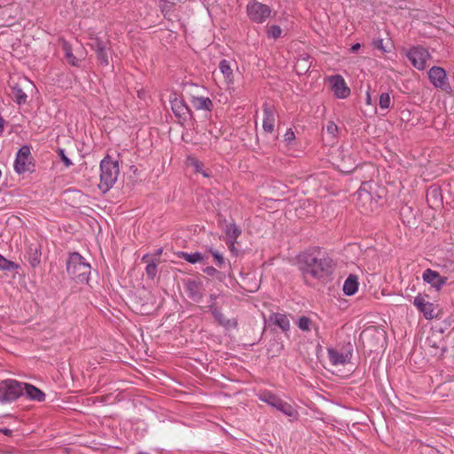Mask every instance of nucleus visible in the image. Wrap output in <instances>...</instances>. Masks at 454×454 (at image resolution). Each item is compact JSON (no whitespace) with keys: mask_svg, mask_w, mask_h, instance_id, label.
Masks as SVG:
<instances>
[{"mask_svg":"<svg viewBox=\"0 0 454 454\" xmlns=\"http://www.w3.org/2000/svg\"><path fill=\"white\" fill-rule=\"evenodd\" d=\"M67 272L77 284H88L90 276V265L79 253H72L67 262Z\"/></svg>","mask_w":454,"mask_h":454,"instance_id":"nucleus-3","label":"nucleus"},{"mask_svg":"<svg viewBox=\"0 0 454 454\" xmlns=\"http://www.w3.org/2000/svg\"><path fill=\"white\" fill-rule=\"evenodd\" d=\"M184 292L194 301H199L201 297L200 286H184Z\"/></svg>","mask_w":454,"mask_h":454,"instance_id":"nucleus-31","label":"nucleus"},{"mask_svg":"<svg viewBox=\"0 0 454 454\" xmlns=\"http://www.w3.org/2000/svg\"><path fill=\"white\" fill-rule=\"evenodd\" d=\"M428 78L435 88L443 90L450 89L446 72L442 67H432L428 71Z\"/></svg>","mask_w":454,"mask_h":454,"instance_id":"nucleus-10","label":"nucleus"},{"mask_svg":"<svg viewBox=\"0 0 454 454\" xmlns=\"http://www.w3.org/2000/svg\"><path fill=\"white\" fill-rule=\"evenodd\" d=\"M365 103L366 105H372V97L369 91L366 92Z\"/></svg>","mask_w":454,"mask_h":454,"instance_id":"nucleus-48","label":"nucleus"},{"mask_svg":"<svg viewBox=\"0 0 454 454\" xmlns=\"http://www.w3.org/2000/svg\"><path fill=\"white\" fill-rule=\"evenodd\" d=\"M22 395H27L29 399L43 402L45 399V394L35 386L27 383H22Z\"/></svg>","mask_w":454,"mask_h":454,"instance_id":"nucleus-14","label":"nucleus"},{"mask_svg":"<svg viewBox=\"0 0 454 454\" xmlns=\"http://www.w3.org/2000/svg\"><path fill=\"white\" fill-rule=\"evenodd\" d=\"M270 320L283 331H287L290 327V323L287 317L280 313H273L270 317Z\"/></svg>","mask_w":454,"mask_h":454,"instance_id":"nucleus-21","label":"nucleus"},{"mask_svg":"<svg viewBox=\"0 0 454 454\" xmlns=\"http://www.w3.org/2000/svg\"><path fill=\"white\" fill-rule=\"evenodd\" d=\"M0 432H2L5 435H10L12 434V430L9 428L0 429Z\"/></svg>","mask_w":454,"mask_h":454,"instance_id":"nucleus-50","label":"nucleus"},{"mask_svg":"<svg viewBox=\"0 0 454 454\" xmlns=\"http://www.w3.org/2000/svg\"><path fill=\"white\" fill-rule=\"evenodd\" d=\"M203 270L209 276H214L215 273H217V270L211 266H207Z\"/></svg>","mask_w":454,"mask_h":454,"instance_id":"nucleus-46","label":"nucleus"},{"mask_svg":"<svg viewBox=\"0 0 454 454\" xmlns=\"http://www.w3.org/2000/svg\"><path fill=\"white\" fill-rule=\"evenodd\" d=\"M326 131L333 137H336L338 135L339 129L334 121H330L326 125Z\"/></svg>","mask_w":454,"mask_h":454,"instance_id":"nucleus-37","label":"nucleus"},{"mask_svg":"<svg viewBox=\"0 0 454 454\" xmlns=\"http://www.w3.org/2000/svg\"><path fill=\"white\" fill-rule=\"evenodd\" d=\"M310 320L308 317H302L299 319L298 326L302 331H309Z\"/></svg>","mask_w":454,"mask_h":454,"instance_id":"nucleus-40","label":"nucleus"},{"mask_svg":"<svg viewBox=\"0 0 454 454\" xmlns=\"http://www.w3.org/2000/svg\"><path fill=\"white\" fill-rule=\"evenodd\" d=\"M12 91L14 100L18 105L21 106L26 104L27 96L19 85L13 86Z\"/></svg>","mask_w":454,"mask_h":454,"instance_id":"nucleus-28","label":"nucleus"},{"mask_svg":"<svg viewBox=\"0 0 454 454\" xmlns=\"http://www.w3.org/2000/svg\"><path fill=\"white\" fill-rule=\"evenodd\" d=\"M4 120L0 116V136L4 133Z\"/></svg>","mask_w":454,"mask_h":454,"instance_id":"nucleus-49","label":"nucleus"},{"mask_svg":"<svg viewBox=\"0 0 454 454\" xmlns=\"http://www.w3.org/2000/svg\"><path fill=\"white\" fill-rule=\"evenodd\" d=\"M186 164L188 166L192 167L196 173L202 172L203 163L201 161H200L198 159H196L192 156H188L186 159Z\"/></svg>","mask_w":454,"mask_h":454,"instance_id":"nucleus-32","label":"nucleus"},{"mask_svg":"<svg viewBox=\"0 0 454 454\" xmlns=\"http://www.w3.org/2000/svg\"><path fill=\"white\" fill-rule=\"evenodd\" d=\"M295 139V134L294 132L289 129L286 130V132L285 133L284 135V140L287 143V144H290L292 143L294 140Z\"/></svg>","mask_w":454,"mask_h":454,"instance_id":"nucleus-43","label":"nucleus"},{"mask_svg":"<svg viewBox=\"0 0 454 454\" xmlns=\"http://www.w3.org/2000/svg\"><path fill=\"white\" fill-rule=\"evenodd\" d=\"M342 290L346 295H353L358 290V286H342Z\"/></svg>","mask_w":454,"mask_h":454,"instance_id":"nucleus-42","label":"nucleus"},{"mask_svg":"<svg viewBox=\"0 0 454 454\" xmlns=\"http://www.w3.org/2000/svg\"><path fill=\"white\" fill-rule=\"evenodd\" d=\"M360 48H361V44L359 43H356L351 46L350 51L352 52H356Z\"/></svg>","mask_w":454,"mask_h":454,"instance_id":"nucleus-47","label":"nucleus"},{"mask_svg":"<svg viewBox=\"0 0 454 454\" xmlns=\"http://www.w3.org/2000/svg\"><path fill=\"white\" fill-rule=\"evenodd\" d=\"M258 290V287H255L254 289H251L248 292L249 293H255Z\"/></svg>","mask_w":454,"mask_h":454,"instance_id":"nucleus-53","label":"nucleus"},{"mask_svg":"<svg viewBox=\"0 0 454 454\" xmlns=\"http://www.w3.org/2000/svg\"><path fill=\"white\" fill-rule=\"evenodd\" d=\"M328 81L335 98L344 99L350 95V89L340 74L331 75Z\"/></svg>","mask_w":454,"mask_h":454,"instance_id":"nucleus-9","label":"nucleus"},{"mask_svg":"<svg viewBox=\"0 0 454 454\" xmlns=\"http://www.w3.org/2000/svg\"><path fill=\"white\" fill-rule=\"evenodd\" d=\"M353 348L350 343L341 347L328 348L327 355L331 364L334 366L349 364L352 358Z\"/></svg>","mask_w":454,"mask_h":454,"instance_id":"nucleus-5","label":"nucleus"},{"mask_svg":"<svg viewBox=\"0 0 454 454\" xmlns=\"http://www.w3.org/2000/svg\"><path fill=\"white\" fill-rule=\"evenodd\" d=\"M219 70L224 77L226 84L230 87L234 84L233 70L229 60L223 59L219 62Z\"/></svg>","mask_w":454,"mask_h":454,"instance_id":"nucleus-17","label":"nucleus"},{"mask_svg":"<svg viewBox=\"0 0 454 454\" xmlns=\"http://www.w3.org/2000/svg\"><path fill=\"white\" fill-rule=\"evenodd\" d=\"M62 50L65 54V58L68 64H70L73 67L78 66V59L73 54L71 44L67 42H64L62 43Z\"/></svg>","mask_w":454,"mask_h":454,"instance_id":"nucleus-25","label":"nucleus"},{"mask_svg":"<svg viewBox=\"0 0 454 454\" xmlns=\"http://www.w3.org/2000/svg\"><path fill=\"white\" fill-rule=\"evenodd\" d=\"M142 262L147 263L146 268H145V272H146L147 276L151 279H153L156 276L157 271H158V262L154 260L149 261V254H145L142 257Z\"/></svg>","mask_w":454,"mask_h":454,"instance_id":"nucleus-24","label":"nucleus"},{"mask_svg":"<svg viewBox=\"0 0 454 454\" xmlns=\"http://www.w3.org/2000/svg\"><path fill=\"white\" fill-rule=\"evenodd\" d=\"M160 8L163 15L167 17L169 14V12L172 7V3H170L168 0H160Z\"/></svg>","mask_w":454,"mask_h":454,"instance_id":"nucleus-38","label":"nucleus"},{"mask_svg":"<svg viewBox=\"0 0 454 454\" xmlns=\"http://www.w3.org/2000/svg\"><path fill=\"white\" fill-rule=\"evenodd\" d=\"M343 284H358V277L356 274H349Z\"/></svg>","mask_w":454,"mask_h":454,"instance_id":"nucleus-45","label":"nucleus"},{"mask_svg":"<svg viewBox=\"0 0 454 454\" xmlns=\"http://www.w3.org/2000/svg\"><path fill=\"white\" fill-rule=\"evenodd\" d=\"M224 232L227 236V240H237L241 234V230L236 223H231L226 226Z\"/></svg>","mask_w":454,"mask_h":454,"instance_id":"nucleus-27","label":"nucleus"},{"mask_svg":"<svg viewBox=\"0 0 454 454\" xmlns=\"http://www.w3.org/2000/svg\"><path fill=\"white\" fill-rule=\"evenodd\" d=\"M31 165V148L27 145H22L16 153L13 168L17 174L21 175L29 170Z\"/></svg>","mask_w":454,"mask_h":454,"instance_id":"nucleus-7","label":"nucleus"},{"mask_svg":"<svg viewBox=\"0 0 454 454\" xmlns=\"http://www.w3.org/2000/svg\"><path fill=\"white\" fill-rule=\"evenodd\" d=\"M58 154L63 161L64 165L68 168L73 165L72 160L66 155L65 150L62 148L58 149Z\"/></svg>","mask_w":454,"mask_h":454,"instance_id":"nucleus-39","label":"nucleus"},{"mask_svg":"<svg viewBox=\"0 0 454 454\" xmlns=\"http://www.w3.org/2000/svg\"><path fill=\"white\" fill-rule=\"evenodd\" d=\"M228 247L231 251V253L234 255L238 254V249L236 248L235 245L237 243V240H227Z\"/></svg>","mask_w":454,"mask_h":454,"instance_id":"nucleus-44","label":"nucleus"},{"mask_svg":"<svg viewBox=\"0 0 454 454\" xmlns=\"http://www.w3.org/2000/svg\"><path fill=\"white\" fill-rule=\"evenodd\" d=\"M413 303L423 313L427 319L434 318V309L433 303L427 301L422 295L419 294L415 297Z\"/></svg>","mask_w":454,"mask_h":454,"instance_id":"nucleus-13","label":"nucleus"},{"mask_svg":"<svg viewBox=\"0 0 454 454\" xmlns=\"http://www.w3.org/2000/svg\"><path fill=\"white\" fill-rule=\"evenodd\" d=\"M278 411H281L287 417L296 419L298 417L297 411L289 403L284 402L280 399L278 403L277 404L276 408Z\"/></svg>","mask_w":454,"mask_h":454,"instance_id":"nucleus-23","label":"nucleus"},{"mask_svg":"<svg viewBox=\"0 0 454 454\" xmlns=\"http://www.w3.org/2000/svg\"><path fill=\"white\" fill-rule=\"evenodd\" d=\"M406 56L411 62L412 66L419 70L425 69L427 61L430 58L428 51L422 46H414L411 48Z\"/></svg>","mask_w":454,"mask_h":454,"instance_id":"nucleus-8","label":"nucleus"},{"mask_svg":"<svg viewBox=\"0 0 454 454\" xmlns=\"http://www.w3.org/2000/svg\"><path fill=\"white\" fill-rule=\"evenodd\" d=\"M178 258L188 262L191 264H196L204 261V256L200 252L187 253L184 251H179L176 253Z\"/></svg>","mask_w":454,"mask_h":454,"instance_id":"nucleus-19","label":"nucleus"},{"mask_svg":"<svg viewBox=\"0 0 454 454\" xmlns=\"http://www.w3.org/2000/svg\"><path fill=\"white\" fill-rule=\"evenodd\" d=\"M22 382L5 380L0 382V401L12 402L22 395Z\"/></svg>","mask_w":454,"mask_h":454,"instance_id":"nucleus-6","label":"nucleus"},{"mask_svg":"<svg viewBox=\"0 0 454 454\" xmlns=\"http://www.w3.org/2000/svg\"><path fill=\"white\" fill-rule=\"evenodd\" d=\"M259 399L261 401L268 403L269 405H270L273 408H276L277 404L280 401L279 397L274 395L270 392H263V393L260 394Z\"/></svg>","mask_w":454,"mask_h":454,"instance_id":"nucleus-30","label":"nucleus"},{"mask_svg":"<svg viewBox=\"0 0 454 454\" xmlns=\"http://www.w3.org/2000/svg\"><path fill=\"white\" fill-rule=\"evenodd\" d=\"M174 114L180 120L186 121L190 110L182 98L174 97L169 100Z\"/></svg>","mask_w":454,"mask_h":454,"instance_id":"nucleus-12","label":"nucleus"},{"mask_svg":"<svg viewBox=\"0 0 454 454\" xmlns=\"http://www.w3.org/2000/svg\"><path fill=\"white\" fill-rule=\"evenodd\" d=\"M200 173L202 174L205 177H208L210 176V174L204 168L202 169V172Z\"/></svg>","mask_w":454,"mask_h":454,"instance_id":"nucleus-52","label":"nucleus"},{"mask_svg":"<svg viewBox=\"0 0 454 454\" xmlns=\"http://www.w3.org/2000/svg\"><path fill=\"white\" fill-rule=\"evenodd\" d=\"M356 194L360 200H370L372 199L371 193L368 192L364 188H360L356 192Z\"/></svg>","mask_w":454,"mask_h":454,"instance_id":"nucleus-41","label":"nucleus"},{"mask_svg":"<svg viewBox=\"0 0 454 454\" xmlns=\"http://www.w3.org/2000/svg\"><path fill=\"white\" fill-rule=\"evenodd\" d=\"M297 265L303 274L320 280L333 273L336 263L326 252L319 247H313L298 254Z\"/></svg>","mask_w":454,"mask_h":454,"instance_id":"nucleus-1","label":"nucleus"},{"mask_svg":"<svg viewBox=\"0 0 454 454\" xmlns=\"http://www.w3.org/2000/svg\"><path fill=\"white\" fill-rule=\"evenodd\" d=\"M426 343L429 348L433 349L431 350V353L434 356L442 355L443 345L441 335L439 333H432L431 335L427 336Z\"/></svg>","mask_w":454,"mask_h":454,"instance_id":"nucleus-16","label":"nucleus"},{"mask_svg":"<svg viewBox=\"0 0 454 454\" xmlns=\"http://www.w3.org/2000/svg\"><path fill=\"white\" fill-rule=\"evenodd\" d=\"M100 175L98 188L104 193L108 192L116 183L120 174L119 162L110 155H106L100 161Z\"/></svg>","mask_w":454,"mask_h":454,"instance_id":"nucleus-2","label":"nucleus"},{"mask_svg":"<svg viewBox=\"0 0 454 454\" xmlns=\"http://www.w3.org/2000/svg\"><path fill=\"white\" fill-rule=\"evenodd\" d=\"M212 314L219 325L226 328L235 327L237 322L235 319H227L223 314L216 308L212 309Z\"/></svg>","mask_w":454,"mask_h":454,"instance_id":"nucleus-20","label":"nucleus"},{"mask_svg":"<svg viewBox=\"0 0 454 454\" xmlns=\"http://www.w3.org/2000/svg\"><path fill=\"white\" fill-rule=\"evenodd\" d=\"M208 252L213 256L214 262L218 268L225 269V268L229 267V263L226 262L223 254H221L218 250L214 249V248H209Z\"/></svg>","mask_w":454,"mask_h":454,"instance_id":"nucleus-26","label":"nucleus"},{"mask_svg":"<svg viewBox=\"0 0 454 454\" xmlns=\"http://www.w3.org/2000/svg\"><path fill=\"white\" fill-rule=\"evenodd\" d=\"M440 286H439V285L434 286V287H435V291H439V290H440Z\"/></svg>","mask_w":454,"mask_h":454,"instance_id":"nucleus-54","label":"nucleus"},{"mask_svg":"<svg viewBox=\"0 0 454 454\" xmlns=\"http://www.w3.org/2000/svg\"><path fill=\"white\" fill-rule=\"evenodd\" d=\"M422 278L427 284H444V280L440 274L430 269L426 270L422 274Z\"/></svg>","mask_w":454,"mask_h":454,"instance_id":"nucleus-22","label":"nucleus"},{"mask_svg":"<svg viewBox=\"0 0 454 454\" xmlns=\"http://www.w3.org/2000/svg\"><path fill=\"white\" fill-rule=\"evenodd\" d=\"M191 103L196 110L211 111L213 108V102L207 97H192Z\"/></svg>","mask_w":454,"mask_h":454,"instance_id":"nucleus-18","label":"nucleus"},{"mask_svg":"<svg viewBox=\"0 0 454 454\" xmlns=\"http://www.w3.org/2000/svg\"><path fill=\"white\" fill-rule=\"evenodd\" d=\"M20 269V265L14 262L7 260L0 254V270L4 271H16Z\"/></svg>","mask_w":454,"mask_h":454,"instance_id":"nucleus-29","label":"nucleus"},{"mask_svg":"<svg viewBox=\"0 0 454 454\" xmlns=\"http://www.w3.org/2000/svg\"><path fill=\"white\" fill-rule=\"evenodd\" d=\"M188 284L192 285V284H194V282L193 281H190Z\"/></svg>","mask_w":454,"mask_h":454,"instance_id":"nucleus-55","label":"nucleus"},{"mask_svg":"<svg viewBox=\"0 0 454 454\" xmlns=\"http://www.w3.org/2000/svg\"><path fill=\"white\" fill-rule=\"evenodd\" d=\"M247 14L251 21L261 24L270 16L271 8L256 0H251L247 4Z\"/></svg>","mask_w":454,"mask_h":454,"instance_id":"nucleus-4","label":"nucleus"},{"mask_svg":"<svg viewBox=\"0 0 454 454\" xmlns=\"http://www.w3.org/2000/svg\"><path fill=\"white\" fill-rule=\"evenodd\" d=\"M91 49L93 51H98L99 50H102L104 48H106V44L104 41H102L101 39L99 38H95L90 43Z\"/></svg>","mask_w":454,"mask_h":454,"instance_id":"nucleus-36","label":"nucleus"},{"mask_svg":"<svg viewBox=\"0 0 454 454\" xmlns=\"http://www.w3.org/2000/svg\"><path fill=\"white\" fill-rule=\"evenodd\" d=\"M379 105L381 109H388L391 106V97L389 93L383 92L380 95Z\"/></svg>","mask_w":454,"mask_h":454,"instance_id":"nucleus-33","label":"nucleus"},{"mask_svg":"<svg viewBox=\"0 0 454 454\" xmlns=\"http://www.w3.org/2000/svg\"><path fill=\"white\" fill-rule=\"evenodd\" d=\"M96 55H97L98 61L99 62V64L101 66L106 67L109 65L108 54L106 51V48H104L102 50L96 51Z\"/></svg>","mask_w":454,"mask_h":454,"instance_id":"nucleus-34","label":"nucleus"},{"mask_svg":"<svg viewBox=\"0 0 454 454\" xmlns=\"http://www.w3.org/2000/svg\"><path fill=\"white\" fill-rule=\"evenodd\" d=\"M41 249L37 245H30L25 254L26 260L31 265L32 268L37 267L41 262Z\"/></svg>","mask_w":454,"mask_h":454,"instance_id":"nucleus-15","label":"nucleus"},{"mask_svg":"<svg viewBox=\"0 0 454 454\" xmlns=\"http://www.w3.org/2000/svg\"><path fill=\"white\" fill-rule=\"evenodd\" d=\"M162 254V248H158L156 251H155V254L154 255L159 257L160 254Z\"/></svg>","mask_w":454,"mask_h":454,"instance_id":"nucleus-51","label":"nucleus"},{"mask_svg":"<svg viewBox=\"0 0 454 454\" xmlns=\"http://www.w3.org/2000/svg\"><path fill=\"white\" fill-rule=\"evenodd\" d=\"M262 129L264 132L271 133L274 130L276 123V110L272 106L264 103L262 106Z\"/></svg>","mask_w":454,"mask_h":454,"instance_id":"nucleus-11","label":"nucleus"},{"mask_svg":"<svg viewBox=\"0 0 454 454\" xmlns=\"http://www.w3.org/2000/svg\"><path fill=\"white\" fill-rule=\"evenodd\" d=\"M282 35V29L278 25H272L267 29V35L269 38L278 39Z\"/></svg>","mask_w":454,"mask_h":454,"instance_id":"nucleus-35","label":"nucleus"}]
</instances>
